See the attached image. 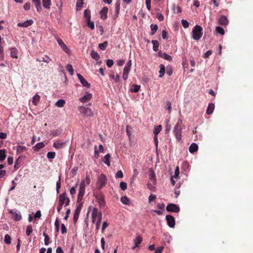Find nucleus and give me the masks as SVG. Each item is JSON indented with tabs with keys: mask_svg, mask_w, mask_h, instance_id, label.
Returning <instances> with one entry per match:
<instances>
[{
	"mask_svg": "<svg viewBox=\"0 0 253 253\" xmlns=\"http://www.w3.org/2000/svg\"><path fill=\"white\" fill-rule=\"evenodd\" d=\"M203 35V28L199 25H196L192 30V37L196 41H198Z\"/></svg>",
	"mask_w": 253,
	"mask_h": 253,
	"instance_id": "1",
	"label": "nucleus"
},
{
	"mask_svg": "<svg viewBox=\"0 0 253 253\" xmlns=\"http://www.w3.org/2000/svg\"><path fill=\"white\" fill-rule=\"evenodd\" d=\"M181 121H178L175 125L173 129V133L178 141H180L181 139Z\"/></svg>",
	"mask_w": 253,
	"mask_h": 253,
	"instance_id": "2",
	"label": "nucleus"
},
{
	"mask_svg": "<svg viewBox=\"0 0 253 253\" xmlns=\"http://www.w3.org/2000/svg\"><path fill=\"white\" fill-rule=\"evenodd\" d=\"M107 183V178L104 174H101L97 177V181L96 183V188L98 190L104 187Z\"/></svg>",
	"mask_w": 253,
	"mask_h": 253,
	"instance_id": "3",
	"label": "nucleus"
},
{
	"mask_svg": "<svg viewBox=\"0 0 253 253\" xmlns=\"http://www.w3.org/2000/svg\"><path fill=\"white\" fill-rule=\"evenodd\" d=\"M84 18L87 23V26L90 29H93L94 28V24L93 22L90 21L91 14L90 11L89 9H85L84 11Z\"/></svg>",
	"mask_w": 253,
	"mask_h": 253,
	"instance_id": "4",
	"label": "nucleus"
},
{
	"mask_svg": "<svg viewBox=\"0 0 253 253\" xmlns=\"http://www.w3.org/2000/svg\"><path fill=\"white\" fill-rule=\"evenodd\" d=\"M85 181H82L80 185L79 192L78 196L77 201L78 203H81L83 198L84 195L85 191Z\"/></svg>",
	"mask_w": 253,
	"mask_h": 253,
	"instance_id": "5",
	"label": "nucleus"
},
{
	"mask_svg": "<svg viewBox=\"0 0 253 253\" xmlns=\"http://www.w3.org/2000/svg\"><path fill=\"white\" fill-rule=\"evenodd\" d=\"M58 202L65 204V207L69 205L70 200L69 198L67 197V195L66 192H63L59 196Z\"/></svg>",
	"mask_w": 253,
	"mask_h": 253,
	"instance_id": "6",
	"label": "nucleus"
},
{
	"mask_svg": "<svg viewBox=\"0 0 253 253\" xmlns=\"http://www.w3.org/2000/svg\"><path fill=\"white\" fill-rule=\"evenodd\" d=\"M96 199L97 200L100 209H104L105 208V201L104 196L102 193L96 195Z\"/></svg>",
	"mask_w": 253,
	"mask_h": 253,
	"instance_id": "7",
	"label": "nucleus"
},
{
	"mask_svg": "<svg viewBox=\"0 0 253 253\" xmlns=\"http://www.w3.org/2000/svg\"><path fill=\"white\" fill-rule=\"evenodd\" d=\"M168 211L174 212L177 213L180 211V208L176 205L174 204H168L166 208Z\"/></svg>",
	"mask_w": 253,
	"mask_h": 253,
	"instance_id": "8",
	"label": "nucleus"
},
{
	"mask_svg": "<svg viewBox=\"0 0 253 253\" xmlns=\"http://www.w3.org/2000/svg\"><path fill=\"white\" fill-rule=\"evenodd\" d=\"M9 213L12 214V218L15 221H19L21 219L22 217L20 212L16 210H11L9 211Z\"/></svg>",
	"mask_w": 253,
	"mask_h": 253,
	"instance_id": "9",
	"label": "nucleus"
},
{
	"mask_svg": "<svg viewBox=\"0 0 253 253\" xmlns=\"http://www.w3.org/2000/svg\"><path fill=\"white\" fill-rule=\"evenodd\" d=\"M166 220L167 221L168 225L171 228H173L175 226V219L171 215H168L166 216Z\"/></svg>",
	"mask_w": 253,
	"mask_h": 253,
	"instance_id": "10",
	"label": "nucleus"
},
{
	"mask_svg": "<svg viewBox=\"0 0 253 253\" xmlns=\"http://www.w3.org/2000/svg\"><path fill=\"white\" fill-rule=\"evenodd\" d=\"M78 206L77 207L74 214V217L73 219L75 222H76L79 218V214L81 211V209L82 207V204L81 203H79Z\"/></svg>",
	"mask_w": 253,
	"mask_h": 253,
	"instance_id": "11",
	"label": "nucleus"
},
{
	"mask_svg": "<svg viewBox=\"0 0 253 253\" xmlns=\"http://www.w3.org/2000/svg\"><path fill=\"white\" fill-rule=\"evenodd\" d=\"M57 42L58 44L60 46L62 49L67 53H69L70 52V49L68 48V47L64 44V42L62 40L59 38L57 39Z\"/></svg>",
	"mask_w": 253,
	"mask_h": 253,
	"instance_id": "12",
	"label": "nucleus"
},
{
	"mask_svg": "<svg viewBox=\"0 0 253 253\" xmlns=\"http://www.w3.org/2000/svg\"><path fill=\"white\" fill-rule=\"evenodd\" d=\"M108 11V8L104 6L101 9V10L99 12L100 17L101 19L105 20L107 18V13Z\"/></svg>",
	"mask_w": 253,
	"mask_h": 253,
	"instance_id": "13",
	"label": "nucleus"
},
{
	"mask_svg": "<svg viewBox=\"0 0 253 253\" xmlns=\"http://www.w3.org/2000/svg\"><path fill=\"white\" fill-rule=\"evenodd\" d=\"M77 76L80 80L81 84H83V86L86 87H90V84L85 80V79L80 74H77Z\"/></svg>",
	"mask_w": 253,
	"mask_h": 253,
	"instance_id": "14",
	"label": "nucleus"
},
{
	"mask_svg": "<svg viewBox=\"0 0 253 253\" xmlns=\"http://www.w3.org/2000/svg\"><path fill=\"white\" fill-rule=\"evenodd\" d=\"M158 55L159 57L164 58L168 61H171L172 60V57L170 55L166 53H163L162 51H159L158 53Z\"/></svg>",
	"mask_w": 253,
	"mask_h": 253,
	"instance_id": "15",
	"label": "nucleus"
},
{
	"mask_svg": "<svg viewBox=\"0 0 253 253\" xmlns=\"http://www.w3.org/2000/svg\"><path fill=\"white\" fill-rule=\"evenodd\" d=\"M102 213L101 212H99L98 213H97V209L96 208V218H97V221L96 223V230H98L99 228L100 223L102 219Z\"/></svg>",
	"mask_w": 253,
	"mask_h": 253,
	"instance_id": "16",
	"label": "nucleus"
},
{
	"mask_svg": "<svg viewBox=\"0 0 253 253\" xmlns=\"http://www.w3.org/2000/svg\"><path fill=\"white\" fill-rule=\"evenodd\" d=\"M149 177L153 184H155L156 183V177L155 171L152 169H150L149 171Z\"/></svg>",
	"mask_w": 253,
	"mask_h": 253,
	"instance_id": "17",
	"label": "nucleus"
},
{
	"mask_svg": "<svg viewBox=\"0 0 253 253\" xmlns=\"http://www.w3.org/2000/svg\"><path fill=\"white\" fill-rule=\"evenodd\" d=\"M218 23L222 26H226L228 24V20L227 17L222 15L218 20Z\"/></svg>",
	"mask_w": 253,
	"mask_h": 253,
	"instance_id": "18",
	"label": "nucleus"
},
{
	"mask_svg": "<svg viewBox=\"0 0 253 253\" xmlns=\"http://www.w3.org/2000/svg\"><path fill=\"white\" fill-rule=\"evenodd\" d=\"M34 22L32 20H27L23 23H19L17 24L18 27H27L29 26L32 25Z\"/></svg>",
	"mask_w": 253,
	"mask_h": 253,
	"instance_id": "19",
	"label": "nucleus"
},
{
	"mask_svg": "<svg viewBox=\"0 0 253 253\" xmlns=\"http://www.w3.org/2000/svg\"><path fill=\"white\" fill-rule=\"evenodd\" d=\"M27 148L25 146L18 145L17 146L16 154L17 155L21 154L23 152L27 151Z\"/></svg>",
	"mask_w": 253,
	"mask_h": 253,
	"instance_id": "20",
	"label": "nucleus"
},
{
	"mask_svg": "<svg viewBox=\"0 0 253 253\" xmlns=\"http://www.w3.org/2000/svg\"><path fill=\"white\" fill-rule=\"evenodd\" d=\"M198 149V146L195 143H192L189 148V151L191 153H193L196 152Z\"/></svg>",
	"mask_w": 253,
	"mask_h": 253,
	"instance_id": "21",
	"label": "nucleus"
},
{
	"mask_svg": "<svg viewBox=\"0 0 253 253\" xmlns=\"http://www.w3.org/2000/svg\"><path fill=\"white\" fill-rule=\"evenodd\" d=\"M214 109V104L213 103H211L209 104L206 113L208 115H211Z\"/></svg>",
	"mask_w": 253,
	"mask_h": 253,
	"instance_id": "22",
	"label": "nucleus"
},
{
	"mask_svg": "<svg viewBox=\"0 0 253 253\" xmlns=\"http://www.w3.org/2000/svg\"><path fill=\"white\" fill-rule=\"evenodd\" d=\"M92 97V94L90 93H87L85 94L83 97H81L80 99V100L83 102H86L87 101L89 100Z\"/></svg>",
	"mask_w": 253,
	"mask_h": 253,
	"instance_id": "23",
	"label": "nucleus"
},
{
	"mask_svg": "<svg viewBox=\"0 0 253 253\" xmlns=\"http://www.w3.org/2000/svg\"><path fill=\"white\" fill-rule=\"evenodd\" d=\"M45 146L43 142H40L37 143L35 146L33 147V149L35 151H39L41 149Z\"/></svg>",
	"mask_w": 253,
	"mask_h": 253,
	"instance_id": "24",
	"label": "nucleus"
},
{
	"mask_svg": "<svg viewBox=\"0 0 253 253\" xmlns=\"http://www.w3.org/2000/svg\"><path fill=\"white\" fill-rule=\"evenodd\" d=\"M64 142H60L59 141H57L53 143V146L56 149H61L65 146Z\"/></svg>",
	"mask_w": 253,
	"mask_h": 253,
	"instance_id": "25",
	"label": "nucleus"
},
{
	"mask_svg": "<svg viewBox=\"0 0 253 253\" xmlns=\"http://www.w3.org/2000/svg\"><path fill=\"white\" fill-rule=\"evenodd\" d=\"M10 56L12 58H18V51L16 48H11L10 49Z\"/></svg>",
	"mask_w": 253,
	"mask_h": 253,
	"instance_id": "26",
	"label": "nucleus"
},
{
	"mask_svg": "<svg viewBox=\"0 0 253 253\" xmlns=\"http://www.w3.org/2000/svg\"><path fill=\"white\" fill-rule=\"evenodd\" d=\"M110 80H113L115 83H119L120 81V76L117 74L116 76L114 74H110L109 76Z\"/></svg>",
	"mask_w": 253,
	"mask_h": 253,
	"instance_id": "27",
	"label": "nucleus"
},
{
	"mask_svg": "<svg viewBox=\"0 0 253 253\" xmlns=\"http://www.w3.org/2000/svg\"><path fill=\"white\" fill-rule=\"evenodd\" d=\"M166 72V67L164 64H160V71H159V77L162 78Z\"/></svg>",
	"mask_w": 253,
	"mask_h": 253,
	"instance_id": "28",
	"label": "nucleus"
},
{
	"mask_svg": "<svg viewBox=\"0 0 253 253\" xmlns=\"http://www.w3.org/2000/svg\"><path fill=\"white\" fill-rule=\"evenodd\" d=\"M43 6L46 9H49L51 6V0H42Z\"/></svg>",
	"mask_w": 253,
	"mask_h": 253,
	"instance_id": "29",
	"label": "nucleus"
},
{
	"mask_svg": "<svg viewBox=\"0 0 253 253\" xmlns=\"http://www.w3.org/2000/svg\"><path fill=\"white\" fill-rule=\"evenodd\" d=\"M153 44V49L155 51H157L159 49V43L157 40H152L151 42Z\"/></svg>",
	"mask_w": 253,
	"mask_h": 253,
	"instance_id": "30",
	"label": "nucleus"
},
{
	"mask_svg": "<svg viewBox=\"0 0 253 253\" xmlns=\"http://www.w3.org/2000/svg\"><path fill=\"white\" fill-rule=\"evenodd\" d=\"M150 28H151V30L150 35L151 36H153L155 34L156 31L158 30V26L156 24H151L150 25Z\"/></svg>",
	"mask_w": 253,
	"mask_h": 253,
	"instance_id": "31",
	"label": "nucleus"
},
{
	"mask_svg": "<svg viewBox=\"0 0 253 253\" xmlns=\"http://www.w3.org/2000/svg\"><path fill=\"white\" fill-rule=\"evenodd\" d=\"M140 88V85L133 84L130 87V91L132 92H137Z\"/></svg>",
	"mask_w": 253,
	"mask_h": 253,
	"instance_id": "32",
	"label": "nucleus"
},
{
	"mask_svg": "<svg viewBox=\"0 0 253 253\" xmlns=\"http://www.w3.org/2000/svg\"><path fill=\"white\" fill-rule=\"evenodd\" d=\"M6 150L3 149L0 150V162L4 161L6 158Z\"/></svg>",
	"mask_w": 253,
	"mask_h": 253,
	"instance_id": "33",
	"label": "nucleus"
},
{
	"mask_svg": "<svg viewBox=\"0 0 253 253\" xmlns=\"http://www.w3.org/2000/svg\"><path fill=\"white\" fill-rule=\"evenodd\" d=\"M110 155L109 154H106L104 158H103V162L105 164H106L108 166H110Z\"/></svg>",
	"mask_w": 253,
	"mask_h": 253,
	"instance_id": "34",
	"label": "nucleus"
},
{
	"mask_svg": "<svg viewBox=\"0 0 253 253\" xmlns=\"http://www.w3.org/2000/svg\"><path fill=\"white\" fill-rule=\"evenodd\" d=\"M162 128L161 125H159L155 127L153 133L155 136H157L158 134L160 132Z\"/></svg>",
	"mask_w": 253,
	"mask_h": 253,
	"instance_id": "35",
	"label": "nucleus"
},
{
	"mask_svg": "<svg viewBox=\"0 0 253 253\" xmlns=\"http://www.w3.org/2000/svg\"><path fill=\"white\" fill-rule=\"evenodd\" d=\"M84 0H77L76 3V9L77 10H80L84 4Z\"/></svg>",
	"mask_w": 253,
	"mask_h": 253,
	"instance_id": "36",
	"label": "nucleus"
},
{
	"mask_svg": "<svg viewBox=\"0 0 253 253\" xmlns=\"http://www.w3.org/2000/svg\"><path fill=\"white\" fill-rule=\"evenodd\" d=\"M65 104V101L63 99L58 100L55 103V106L58 107H63Z\"/></svg>",
	"mask_w": 253,
	"mask_h": 253,
	"instance_id": "37",
	"label": "nucleus"
},
{
	"mask_svg": "<svg viewBox=\"0 0 253 253\" xmlns=\"http://www.w3.org/2000/svg\"><path fill=\"white\" fill-rule=\"evenodd\" d=\"M142 238L140 236H137L135 239H134L133 242L136 246H138L139 244L142 242Z\"/></svg>",
	"mask_w": 253,
	"mask_h": 253,
	"instance_id": "38",
	"label": "nucleus"
},
{
	"mask_svg": "<svg viewBox=\"0 0 253 253\" xmlns=\"http://www.w3.org/2000/svg\"><path fill=\"white\" fill-rule=\"evenodd\" d=\"M40 96L39 95H38V94H36L33 98V101H32V102L35 105H37L38 102L40 101Z\"/></svg>",
	"mask_w": 253,
	"mask_h": 253,
	"instance_id": "39",
	"label": "nucleus"
},
{
	"mask_svg": "<svg viewBox=\"0 0 253 253\" xmlns=\"http://www.w3.org/2000/svg\"><path fill=\"white\" fill-rule=\"evenodd\" d=\"M81 109L84 110V113L86 116H92L93 114L91 110L88 108H85L84 107L81 108Z\"/></svg>",
	"mask_w": 253,
	"mask_h": 253,
	"instance_id": "40",
	"label": "nucleus"
},
{
	"mask_svg": "<svg viewBox=\"0 0 253 253\" xmlns=\"http://www.w3.org/2000/svg\"><path fill=\"white\" fill-rule=\"evenodd\" d=\"M32 232H33L32 226L31 225H28L27 226L26 231V235L28 236H30L31 234V233H32Z\"/></svg>",
	"mask_w": 253,
	"mask_h": 253,
	"instance_id": "41",
	"label": "nucleus"
},
{
	"mask_svg": "<svg viewBox=\"0 0 253 253\" xmlns=\"http://www.w3.org/2000/svg\"><path fill=\"white\" fill-rule=\"evenodd\" d=\"M107 45L108 42L107 41H105L103 43H100L98 45V47L100 49L104 50L106 49Z\"/></svg>",
	"mask_w": 253,
	"mask_h": 253,
	"instance_id": "42",
	"label": "nucleus"
},
{
	"mask_svg": "<svg viewBox=\"0 0 253 253\" xmlns=\"http://www.w3.org/2000/svg\"><path fill=\"white\" fill-rule=\"evenodd\" d=\"M4 242L6 244H11V237L8 234H6L4 236Z\"/></svg>",
	"mask_w": 253,
	"mask_h": 253,
	"instance_id": "43",
	"label": "nucleus"
},
{
	"mask_svg": "<svg viewBox=\"0 0 253 253\" xmlns=\"http://www.w3.org/2000/svg\"><path fill=\"white\" fill-rule=\"evenodd\" d=\"M66 70L69 72L71 75H73L74 74V70L72 66L68 64L66 66Z\"/></svg>",
	"mask_w": 253,
	"mask_h": 253,
	"instance_id": "44",
	"label": "nucleus"
},
{
	"mask_svg": "<svg viewBox=\"0 0 253 253\" xmlns=\"http://www.w3.org/2000/svg\"><path fill=\"white\" fill-rule=\"evenodd\" d=\"M37 61H39V62L42 61L48 63L51 61V59L48 56H45L44 57H42V59H37Z\"/></svg>",
	"mask_w": 253,
	"mask_h": 253,
	"instance_id": "45",
	"label": "nucleus"
},
{
	"mask_svg": "<svg viewBox=\"0 0 253 253\" xmlns=\"http://www.w3.org/2000/svg\"><path fill=\"white\" fill-rule=\"evenodd\" d=\"M56 156V154L53 152H49L47 154V157L48 159H53Z\"/></svg>",
	"mask_w": 253,
	"mask_h": 253,
	"instance_id": "46",
	"label": "nucleus"
},
{
	"mask_svg": "<svg viewBox=\"0 0 253 253\" xmlns=\"http://www.w3.org/2000/svg\"><path fill=\"white\" fill-rule=\"evenodd\" d=\"M103 152H104V147H103V145L100 144L99 145L98 151L96 150V159L99 156L98 152L103 153Z\"/></svg>",
	"mask_w": 253,
	"mask_h": 253,
	"instance_id": "47",
	"label": "nucleus"
},
{
	"mask_svg": "<svg viewBox=\"0 0 253 253\" xmlns=\"http://www.w3.org/2000/svg\"><path fill=\"white\" fill-rule=\"evenodd\" d=\"M131 66V60H129L126 63V64L124 69H125V70H126V71L128 70V71H130Z\"/></svg>",
	"mask_w": 253,
	"mask_h": 253,
	"instance_id": "48",
	"label": "nucleus"
},
{
	"mask_svg": "<svg viewBox=\"0 0 253 253\" xmlns=\"http://www.w3.org/2000/svg\"><path fill=\"white\" fill-rule=\"evenodd\" d=\"M216 31L218 33L221 34V35H223L225 33L223 28L220 26H217L216 27Z\"/></svg>",
	"mask_w": 253,
	"mask_h": 253,
	"instance_id": "49",
	"label": "nucleus"
},
{
	"mask_svg": "<svg viewBox=\"0 0 253 253\" xmlns=\"http://www.w3.org/2000/svg\"><path fill=\"white\" fill-rule=\"evenodd\" d=\"M121 201L125 205H128L129 203V199L126 196L122 197L121 199Z\"/></svg>",
	"mask_w": 253,
	"mask_h": 253,
	"instance_id": "50",
	"label": "nucleus"
},
{
	"mask_svg": "<svg viewBox=\"0 0 253 253\" xmlns=\"http://www.w3.org/2000/svg\"><path fill=\"white\" fill-rule=\"evenodd\" d=\"M129 72V71H128V70L126 71V70H125V69H124L123 78L124 80L126 81L127 79Z\"/></svg>",
	"mask_w": 253,
	"mask_h": 253,
	"instance_id": "51",
	"label": "nucleus"
},
{
	"mask_svg": "<svg viewBox=\"0 0 253 253\" xmlns=\"http://www.w3.org/2000/svg\"><path fill=\"white\" fill-rule=\"evenodd\" d=\"M43 236L44 237V244L45 245H48L49 243L50 238L45 233H43Z\"/></svg>",
	"mask_w": 253,
	"mask_h": 253,
	"instance_id": "52",
	"label": "nucleus"
},
{
	"mask_svg": "<svg viewBox=\"0 0 253 253\" xmlns=\"http://www.w3.org/2000/svg\"><path fill=\"white\" fill-rule=\"evenodd\" d=\"M173 73V70L172 67L171 66H167V71L166 73L169 76H171Z\"/></svg>",
	"mask_w": 253,
	"mask_h": 253,
	"instance_id": "53",
	"label": "nucleus"
},
{
	"mask_svg": "<svg viewBox=\"0 0 253 253\" xmlns=\"http://www.w3.org/2000/svg\"><path fill=\"white\" fill-rule=\"evenodd\" d=\"M61 187V179L60 177H59L58 180L56 182V191L57 193H59V189Z\"/></svg>",
	"mask_w": 253,
	"mask_h": 253,
	"instance_id": "54",
	"label": "nucleus"
},
{
	"mask_svg": "<svg viewBox=\"0 0 253 253\" xmlns=\"http://www.w3.org/2000/svg\"><path fill=\"white\" fill-rule=\"evenodd\" d=\"M120 3L117 2L115 4V12H116V17H118V14L119 13L120 11Z\"/></svg>",
	"mask_w": 253,
	"mask_h": 253,
	"instance_id": "55",
	"label": "nucleus"
},
{
	"mask_svg": "<svg viewBox=\"0 0 253 253\" xmlns=\"http://www.w3.org/2000/svg\"><path fill=\"white\" fill-rule=\"evenodd\" d=\"M181 24L184 28H188L189 25L188 22L187 20H184V19H182L181 20Z\"/></svg>",
	"mask_w": 253,
	"mask_h": 253,
	"instance_id": "56",
	"label": "nucleus"
},
{
	"mask_svg": "<svg viewBox=\"0 0 253 253\" xmlns=\"http://www.w3.org/2000/svg\"><path fill=\"white\" fill-rule=\"evenodd\" d=\"M120 187L122 190H123V191L126 190L127 188L126 183L125 182H121L120 183Z\"/></svg>",
	"mask_w": 253,
	"mask_h": 253,
	"instance_id": "57",
	"label": "nucleus"
},
{
	"mask_svg": "<svg viewBox=\"0 0 253 253\" xmlns=\"http://www.w3.org/2000/svg\"><path fill=\"white\" fill-rule=\"evenodd\" d=\"M109 223L107 221H104L103 223L101 232L104 233L105 229L108 226Z\"/></svg>",
	"mask_w": 253,
	"mask_h": 253,
	"instance_id": "58",
	"label": "nucleus"
},
{
	"mask_svg": "<svg viewBox=\"0 0 253 253\" xmlns=\"http://www.w3.org/2000/svg\"><path fill=\"white\" fill-rule=\"evenodd\" d=\"M91 216H92V222L93 223H95V208H93L91 210Z\"/></svg>",
	"mask_w": 253,
	"mask_h": 253,
	"instance_id": "59",
	"label": "nucleus"
},
{
	"mask_svg": "<svg viewBox=\"0 0 253 253\" xmlns=\"http://www.w3.org/2000/svg\"><path fill=\"white\" fill-rule=\"evenodd\" d=\"M114 64V62L112 59H108L106 61V65L109 67H111Z\"/></svg>",
	"mask_w": 253,
	"mask_h": 253,
	"instance_id": "60",
	"label": "nucleus"
},
{
	"mask_svg": "<svg viewBox=\"0 0 253 253\" xmlns=\"http://www.w3.org/2000/svg\"><path fill=\"white\" fill-rule=\"evenodd\" d=\"M123 177V173L122 170H118L116 174V178H122Z\"/></svg>",
	"mask_w": 253,
	"mask_h": 253,
	"instance_id": "61",
	"label": "nucleus"
},
{
	"mask_svg": "<svg viewBox=\"0 0 253 253\" xmlns=\"http://www.w3.org/2000/svg\"><path fill=\"white\" fill-rule=\"evenodd\" d=\"M77 187V185L76 187H72L70 190V194L73 196L76 193V187Z\"/></svg>",
	"mask_w": 253,
	"mask_h": 253,
	"instance_id": "62",
	"label": "nucleus"
},
{
	"mask_svg": "<svg viewBox=\"0 0 253 253\" xmlns=\"http://www.w3.org/2000/svg\"><path fill=\"white\" fill-rule=\"evenodd\" d=\"M156 198V196L155 195H153L152 194H151L149 197V199H148V200H149V202H151L152 201H154Z\"/></svg>",
	"mask_w": 253,
	"mask_h": 253,
	"instance_id": "63",
	"label": "nucleus"
},
{
	"mask_svg": "<svg viewBox=\"0 0 253 253\" xmlns=\"http://www.w3.org/2000/svg\"><path fill=\"white\" fill-rule=\"evenodd\" d=\"M163 249V247H159L158 248H157L154 253H162Z\"/></svg>",
	"mask_w": 253,
	"mask_h": 253,
	"instance_id": "64",
	"label": "nucleus"
}]
</instances>
